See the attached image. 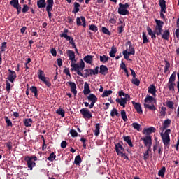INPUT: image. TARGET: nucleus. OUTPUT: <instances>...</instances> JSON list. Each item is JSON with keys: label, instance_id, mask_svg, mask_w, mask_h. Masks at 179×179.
Wrapping results in <instances>:
<instances>
[{"label": "nucleus", "instance_id": "f257e3e1", "mask_svg": "<svg viewBox=\"0 0 179 179\" xmlns=\"http://www.w3.org/2000/svg\"><path fill=\"white\" fill-rule=\"evenodd\" d=\"M171 124V120L166 119L164 121L162 126L161 127L162 133L160 136L162 141L164 143V148L169 149L170 148V134H171V129H167Z\"/></svg>", "mask_w": 179, "mask_h": 179}, {"label": "nucleus", "instance_id": "f03ea898", "mask_svg": "<svg viewBox=\"0 0 179 179\" xmlns=\"http://www.w3.org/2000/svg\"><path fill=\"white\" fill-rule=\"evenodd\" d=\"M24 162H26L28 169L29 170H33V167H36V162L38 160V158H37L36 156H25L24 158Z\"/></svg>", "mask_w": 179, "mask_h": 179}, {"label": "nucleus", "instance_id": "7ed1b4c3", "mask_svg": "<svg viewBox=\"0 0 179 179\" xmlns=\"http://www.w3.org/2000/svg\"><path fill=\"white\" fill-rule=\"evenodd\" d=\"M87 99L88 101H91V103L90 104L87 102H84V105L85 106V107H88L90 109L93 108L94 107V104H96V103H97V101L99 100V99L97 98V96H96L94 94H90L89 96H87Z\"/></svg>", "mask_w": 179, "mask_h": 179}, {"label": "nucleus", "instance_id": "20e7f679", "mask_svg": "<svg viewBox=\"0 0 179 179\" xmlns=\"http://www.w3.org/2000/svg\"><path fill=\"white\" fill-rule=\"evenodd\" d=\"M128 8H129V4L128 3H125L124 4L120 3L119 8L117 9L118 14L121 15L122 16H127V15H129Z\"/></svg>", "mask_w": 179, "mask_h": 179}, {"label": "nucleus", "instance_id": "39448f33", "mask_svg": "<svg viewBox=\"0 0 179 179\" xmlns=\"http://www.w3.org/2000/svg\"><path fill=\"white\" fill-rule=\"evenodd\" d=\"M159 5L161 8L160 17L161 19H166L164 13H166L167 7L166 6V0H159Z\"/></svg>", "mask_w": 179, "mask_h": 179}, {"label": "nucleus", "instance_id": "423d86ee", "mask_svg": "<svg viewBox=\"0 0 179 179\" xmlns=\"http://www.w3.org/2000/svg\"><path fill=\"white\" fill-rule=\"evenodd\" d=\"M141 141H143L145 146H146L148 150L152 149V136H146L145 137H142Z\"/></svg>", "mask_w": 179, "mask_h": 179}, {"label": "nucleus", "instance_id": "0eeeda50", "mask_svg": "<svg viewBox=\"0 0 179 179\" xmlns=\"http://www.w3.org/2000/svg\"><path fill=\"white\" fill-rule=\"evenodd\" d=\"M80 114L83 115V118L85 120H90L92 116V113L89 109L86 108H83L80 110Z\"/></svg>", "mask_w": 179, "mask_h": 179}, {"label": "nucleus", "instance_id": "6e6552de", "mask_svg": "<svg viewBox=\"0 0 179 179\" xmlns=\"http://www.w3.org/2000/svg\"><path fill=\"white\" fill-rule=\"evenodd\" d=\"M71 71H75V72L77 73V75H79V76L83 77V73H82V71H80V66L78 64H76V62H71Z\"/></svg>", "mask_w": 179, "mask_h": 179}, {"label": "nucleus", "instance_id": "1a4fd4ad", "mask_svg": "<svg viewBox=\"0 0 179 179\" xmlns=\"http://www.w3.org/2000/svg\"><path fill=\"white\" fill-rule=\"evenodd\" d=\"M60 37L62 38H65V40H66V41H69V44L72 45L73 48H76V43L75 41L73 40V38H72L70 36H68V34H60Z\"/></svg>", "mask_w": 179, "mask_h": 179}, {"label": "nucleus", "instance_id": "9d476101", "mask_svg": "<svg viewBox=\"0 0 179 179\" xmlns=\"http://www.w3.org/2000/svg\"><path fill=\"white\" fill-rule=\"evenodd\" d=\"M8 71L9 73L7 79L8 80H9V82H11V83H13V82H15V80L16 79V72L10 69H8Z\"/></svg>", "mask_w": 179, "mask_h": 179}, {"label": "nucleus", "instance_id": "9b49d317", "mask_svg": "<svg viewBox=\"0 0 179 179\" xmlns=\"http://www.w3.org/2000/svg\"><path fill=\"white\" fill-rule=\"evenodd\" d=\"M76 24L77 26H83V27H86V18L83 16L80 17H78L76 18Z\"/></svg>", "mask_w": 179, "mask_h": 179}, {"label": "nucleus", "instance_id": "f8f14e48", "mask_svg": "<svg viewBox=\"0 0 179 179\" xmlns=\"http://www.w3.org/2000/svg\"><path fill=\"white\" fill-rule=\"evenodd\" d=\"M115 152L118 156H120L121 152H125V148H124V147H122V145H121V143H115Z\"/></svg>", "mask_w": 179, "mask_h": 179}, {"label": "nucleus", "instance_id": "ddd939ff", "mask_svg": "<svg viewBox=\"0 0 179 179\" xmlns=\"http://www.w3.org/2000/svg\"><path fill=\"white\" fill-rule=\"evenodd\" d=\"M69 85L71 87V93H73L75 96L78 94V91L76 90V84L73 82H67L66 83V86Z\"/></svg>", "mask_w": 179, "mask_h": 179}, {"label": "nucleus", "instance_id": "4468645a", "mask_svg": "<svg viewBox=\"0 0 179 179\" xmlns=\"http://www.w3.org/2000/svg\"><path fill=\"white\" fill-rule=\"evenodd\" d=\"M132 104L138 114H143V111L142 110V107L141 106L140 103L132 101Z\"/></svg>", "mask_w": 179, "mask_h": 179}, {"label": "nucleus", "instance_id": "2eb2a0df", "mask_svg": "<svg viewBox=\"0 0 179 179\" xmlns=\"http://www.w3.org/2000/svg\"><path fill=\"white\" fill-rule=\"evenodd\" d=\"M99 73L106 76V75L108 73V67H107L106 65H101L99 66Z\"/></svg>", "mask_w": 179, "mask_h": 179}, {"label": "nucleus", "instance_id": "dca6fc26", "mask_svg": "<svg viewBox=\"0 0 179 179\" xmlns=\"http://www.w3.org/2000/svg\"><path fill=\"white\" fill-rule=\"evenodd\" d=\"M67 55L69 57V61H71V62H76V59H75V52L69 50H67Z\"/></svg>", "mask_w": 179, "mask_h": 179}, {"label": "nucleus", "instance_id": "f3484780", "mask_svg": "<svg viewBox=\"0 0 179 179\" xmlns=\"http://www.w3.org/2000/svg\"><path fill=\"white\" fill-rule=\"evenodd\" d=\"M128 99L129 98H117L116 99V103H118L120 106L122 107H125V104H127V101H128Z\"/></svg>", "mask_w": 179, "mask_h": 179}, {"label": "nucleus", "instance_id": "a211bd4d", "mask_svg": "<svg viewBox=\"0 0 179 179\" xmlns=\"http://www.w3.org/2000/svg\"><path fill=\"white\" fill-rule=\"evenodd\" d=\"M145 103H147L148 104H149V103H154L155 104H156V99H155V97L147 94L146 97L144 99Z\"/></svg>", "mask_w": 179, "mask_h": 179}, {"label": "nucleus", "instance_id": "6ab92c4d", "mask_svg": "<svg viewBox=\"0 0 179 179\" xmlns=\"http://www.w3.org/2000/svg\"><path fill=\"white\" fill-rule=\"evenodd\" d=\"M38 78L41 80H42V82H44L45 83L48 80V78H46L45 76H43L44 75V71H43V70H38Z\"/></svg>", "mask_w": 179, "mask_h": 179}, {"label": "nucleus", "instance_id": "aec40b11", "mask_svg": "<svg viewBox=\"0 0 179 179\" xmlns=\"http://www.w3.org/2000/svg\"><path fill=\"white\" fill-rule=\"evenodd\" d=\"M38 78L41 80H42V82H44L45 83L48 80V78H46L45 76H43L44 75V71H43V70H38Z\"/></svg>", "mask_w": 179, "mask_h": 179}, {"label": "nucleus", "instance_id": "412c9836", "mask_svg": "<svg viewBox=\"0 0 179 179\" xmlns=\"http://www.w3.org/2000/svg\"><path fill=\"white\" fill-rule=\"evenodd\" d=\"M38 78L41 80H42V82H44L45 83L48 80V78H46L45 76H43L44 75V71H43V70H38Z\"/></svg>", "mask_w": 179, "mask_h": 179}, {"label": "nucleus", "instance_id": "4be33fe9", "mask_svg": "<svg viewBox=\"0 0 179 179\" xmlns=\"http://www.w3.org/2000/svg\"><path fill=\"white\" fill-rule=\"evenodd\" d=\"M83 92L85 96H87V94H90L91 93L92 91L90 90V87H89V83H87V82L84 83V90Z\"/></svg>", "mask_w": 179, "mask_h": 179}, {"label": "nucleus", "instance_id": "5701e85b", "mask_svg": "<svg viewBox=\"0 0 179 179\" xmlns=\"http://www.w3.org/2000/svg\"><path fill=\"white\" fill-rule=\"evenodd\" d=\"M156 92H157V90H156V87L155 85H151L148 87V93H150L153 97H156Z\"/></svg>", "mask_w": 179, "mask_h": 179}, {"label": "nucleus", "instance_id": "b1692460", "mask_svg": "<svg viewBox=\"0 0 179 179\" xmlns=\"http://www.w3.org/2000/svg\"><path fill=\"white\" fill-rule=\"evenodd\" d=\"M161 36L162 40H166V41H169V38H170V31H169V29L164 30Z\"/></svg>", "mask_w": 179, "mask_h": 179}, {"label": "nucleus", "instance_id": "393cba45", "mask_svg": "<svg viewBox=\"0 0 179 179\" xmlns=\"http://www.w3.org/2000/svg\"><path fill=\"white\" fill-rule=\"evenodd\" d=\"M123 140L130 148H134V144L132 143V141L131 140V136H123Z\"/></svg>", "mask_w": 179, "mask_h": 179}, {"label": "nucleus", "instance_id": "a878e982", "mask_svg": "<svg viewBox=\"0 0 179 179\" xmlns=\"http://www.w3.org/2000/svg\"><path fill=\"white\" fill-rule=\"evenodd\" d=\"M155 22L156 23V25L155 27V29L163 28V26L164 24V22L163 21H162L160 20L155 19Z\"/></svg>", "mask_w": 179, "mask_h": 179}, {"label": "nucleus", "instance_id": "bb28decb", "mask_svg": "<svg viewBox=\"0 0 179 179\" xmlns=\"http://www.w3.org/2000/svg\"><path fill=\"white\" fill-rule=\"evenodd\" d=\"M37 6L39 9H43V8H45V6H47V3H45V0H38Z\"/></svg>", "mask_w": 179, "mask_h": 179}, {"label": "nucleus", "instance_id": "cd10ccee", "mask_svg": "<svg viewBox=\"0 0 179 179\" xmlns=\"http://www.w3.org/2000/svg\"><path fill=\"white\" fill-rule=\"evenodd\" d=\"M95 136H99L100 135V124L99 123L95 124V130L93 131Z\"/></svg>", "mask_w": 179, "mask_h": 179}, {"label": "nucleus", "instance_id": "c85d7f7f", "mask_svg": "<svg viewBox=\"0 0 179 179\" xmlns=\"http://www.w3.org/2000/svg\"><path fill=\"white\" fill-rule=\"evenodd\" d=\"M46 10H52L54 6V0H47Z\"/></svg>", "mask_w": 179, "mask_h": 179}, {"label": "nucleus", "instance_id": "c756f323", "mask_svg": "<svg viewBox=\"0 0 179 179\" xmlns=\"http://www.w3.org/2000/svg\"><path fill=\"white\" fill-rule=\"evenodd\" d=\"M83 61H85L86 64H92V62H93V56L87 55L83 58Z\"/></svg>", "mask_w": 179, "mask_h": 179}, {"label": "nucleus", "instance_id": "7c9ffc66", "mask_svg": "<svg viewBox=\"0 0 179 179\" xmlns=\"http://www.w3.org/2000/svg\"><path fill=\"white\" fill-rule=\"evenodd\" d=\"M145 132L147 135H150V134H152V132L155 133L156 132V128L153 127H150L149 128H147L145 130Z\"/></svg>", "mask_w": 179, "mask_h": 179}, {"label": "nucleus", "instance_id": "2f4dec72", "mask_svg": "<svg viewBox=\"0 0 179 179\" xmlns=\"http://www.w3.org/2000/svg\"><path fill=\"white\" fill-rule=\"evenodd\" d=\"M115 54H117V48L113 46L110 52H109V55L111 58H114V57H115Z\"/></svg>", "mask_w": 179, "mask_h": 179}, {"label": "nucleus", "instance_id": "473e14b6", "mask_svg": "<svg viewBox=\"0 0 179 179\" xmlns=\"http://www.w3.org/2000/svg\"><path fill=\"white\" fill-rule=\"evenodd\" d=\"M127 43H128V44H129V54H131V55H135V49L132 46V43H131V41H128Z\"/></svg>", "mask_w": 179, "mask_h": 179}, {"label": "nucleus", "instance_id": "72a5a7b5", "mask_svg": "<svg viewBox=\"0 0 179 179\" xmlns=\"http://www.w3.org/2000/svg\"><path fill=\"white\" fill-rule=\"evenodd\" d=\"M33 124V120L31 119H25L24 120V125H25L27 127H31V124Z\"/></svg>", "mask_w": 179, "mask_h": 179}, {"label": "nucleus", "instance_id": "f704fd0d", "mask_svg": "<svg viewBox=\"0 0 179 179\" xmlns=\"http://www.w3.org/2000/svg\"><path fill=\"white\" fill-rule=\"evenodd\" d=\"M144 108H148V110H152V111H156L157 108L154 104L150 106L149 103H144Z\"/></svg>", "mask_w": 179, "mask_h": 179}, {"label": "nucleus", "instance_id": "c9c22d12", "mask_svg": "<svg viewBox=\"0 0 179 179\" xmlns=\"http://www.w3.org/2000/svg\"><path fill=\"white\" fill-rule=\"evenodd\" d=\"M79 8H80V4L78 2H74V8L73 10V13H78L79 12Z\"/></svg>", "mask_w": 179, "mask_h": 179}, {"label": "nucleus", "instance_id": "e433bc0d", "mask_svg": "<svg viewBox=\"0 0 179 179\" xmlns=\"http://www.w3.org/2000/svg\"><path fill=\"white\" fill-rule=\"evenodd\" d=\"M100 61L101 62H103V64H106L110 59V57L106 55H103V56H100Z\"/></svg>", "mask_w": 179, "mask_h": 179}, {"label": "nucleus", "instance_id": "4c0bfd02", "mask_svg": "<svg viewBox=\"0 0 179 179\" xmlns=\"http://www.w3.org/2000/svg\"><path fill=\"white\" fill-rule=\"evenodd\" d=\"M166 173V167H162L159 171H158V176L159 177H162V178H164V174Z\"/></svg>", "mask_w": 179, "mask_h": 179}, {"label": "nucleus", "instance_id": "58836bf2", "mask_svg": "<svg viewBox=\"0 0 179 179\" xmlns=\"http://www.w3.org/2000/svg\"><path fill=\"white\" fill-rule=\"evenodd\" d=\"M30 90L31 92V93H34V96L36 97H37V96H38V90H37V87L36 86H32L31 88H30Z\"/></svg>", "mask_w": 179, "mask_h": 179}, {"label": "nucleus", "instance_id": "ea45409f", "mask_svg": "<svg viewBox=\"0 0 179 179\" xmlns=\"http://www.w3.org/2000/svg\"><path fill=\"white\" fill-rule=\"evenodd\" d=\"M74 163H75V164H76L77 166H79V164H80V163H82V158L80 157V155H77V156L75 157Z\"/></svg>", "mask_w": 179, "mask_h": 179}, {"label": "nucleus", "instance_id": "a19ab883", "mask_svg": "<svg viewBox=\"0 0 179 179\" xmlns=\"http://www.w3.org/2000/svg\"><path fill=\"white\" fill-rule=\"evenodd\" d=\"M121 117L124 122L128 121V117H127V112L125 110H121Z\"/></svg>", "mask_w": 179, "mask_h": 179}, {"label": "nucleus", "instance_id": "79ce46f5", "mask_svg": "<svg viewBox=\"0 0 179 179\" xmlns=\"http://www.w3.org/2000/svg\"><path fill=\"white\" fill-rule=\"evenodd\" d=\"M123 55L124 57V59H127V61H132V59H129V55H132L131 54H129V52L124 50Z\"/></svg>", "mask_w": 179, "mask_h": 179}, {"label": "nucleus", "instance_id": "37998d69", "mask_svg": "<svg viewBox=\"0 0 179 179\" xmlns=\"http://www.w3.org/2000/svg\"><path fill=\"white\" fill-rule=\"evenodd\" d=\"M57 114H58V115H61V117L62 118H64V117H65V110H64V109L59 108L57 111H56Z\"/></svg>", "mask_w": 179, "mask_h": 179}, {"label": "nucleus", "instance_id": "c03bdc74", "mask_svg": "<svg viewBox=\"0 0 179 179\" xmlns=\"http://www.w3.org/2000/svg\"><path fill=\"white\" fill-rule=\"evenodd\" d=\"M143 44H148L149 43V39L148 38V36L145 32H143Z\"/></svg>", "mask_w": 179, "mask_h": 179}, {"label": "nucleus", "instance_id": "a18cd8bd", "mask_svg": "<svg viewBox=\"0 0 179 179\" xmlns=\"http://www.w3.org/2000/svg\"><path fill=\"white\" fill-rule=\"evenodd\" d=\"M166 105L169 108H171V110H174V102L172 101H166Z\"/></svg>", "mask_w": 179, "mask_h": 179}, {"label": "nucleus", "instance_id": "49530a36", "mask_svg": "<svg viewBox=\"0 0 179 179\" xmlns=\"http://www.w3.org/2000/svg\"><path fill=\"white\" fill-rule=\"evenodd\" d=\"M101 31L103 33V34H107V36H111V32H110V30L107 29L106 27H102Z\"/></svg>", "mask_w": 179, "mask_h": 179}, {"label": "nucleus", "instance_id": "de8ad7c7", "mask_svg": "<svg viewBox=\"0 0 179 179\" xmlns=\"http://www.w3.org/2000/svg\"><path fill=\"white\" fill-rule=\"evenodd\" d=\"M119 97L124 96L126 99H131V96L128 94H125L123 90L119 91L118 92Z\"/></svg>", "mask_w": 179, "mask_h": 179}, {"label": "nucleus", "instance_id": "09e8293b", "mask_svg": "<svg viewBox=\"0 0 179 179\" xmlns=\"http://www.w3.org/2000/svg\"><path fill=\"white\" fill-rule=\"evenodd\" d=\"M124 27H125V24H122L120 26L117 27V30L119 34L124 33Z\"/></svg>", "mask_w": 179, "mask_h": 179}, {"label": "nucleus", "instance_id": "8fccbe9b", "mask_svg": "<svg viewBox=\"0 0 179 179\" xmlns=\"http://www.w3.org/2000/svg\"><path fill=\"white\" fill-rule=\"evenodd\" d=\"M10 5L13 6V8H15L19 6V0H11L10 1Z\"/></svg>", "mask_w": 179, "mask_h": 179}, {"label": "nucleus", "instance_id": "3c124183", "mask_svg": "<svg viewBox=\"0 0 179 179\" xmlns=\"http://www.w3.org/2000/svg\"><path fill=\"white\" fill-rule=\"evenodd\" d=\"M57 159V155L54 152L50 153V156L48 157L49 162H54Z\"/></svg>", "mask_w": 179, "mask_h": 179}, {"label": "nucleus", "instance_id": "603ef678", "mask_svg": "<svg viewBox=\"0 0 179 179\" xmlns=\"http://www.w3.org/2000/svg\"><path fill=\"white\" fill-rule=\"evenodd\" d=\"M131 127H133L134 129H136V131H141V124H139V123H132Z\"/></svg>", "mask_w": 179, "mask_h": 179}, {"label": "nucleus", "instance_id": "864d4df0", "mask_svg": "<svg viewBox=\"0 0 179 179\" xmlns=\"http://www.w3.org/2000/svg\"><path fill=\"white\" fill-rule=\"evenodd\" d=\"M131 83L136 86H139V85H141V80L136 78H134L131 79Z\"/></svg>", "mask_w": 179, "mask_h": 179}, {"label": "nucleus", "instance_id": "5fc2aeb1", "mask_svg": "<svg viewBox=\"0 0 179 179\" xmlns=\"http://www.w3.org/2000/svg\"><path fill=\"white\" fill-rule=\"evenodd\" d=\"M110 115L112 117H114L115 115H116V117H120V113H118L117 109L114 108L110 112Z\"/></svg>", "mask_w": 179, "mask_h": 179}, {"label": "nucleus", "instance_id": "6e6d98bb", "mask_svg": "<svg viewBox=\"0 0 179 179\" xmlns=\"http://www.w3.org/2000/svg\"><path fill=\"white\" fill-rule=\"evenodd\" d=\"M169 68H170V62H169V61L167 60H165V66H164V73H166Z\"/></svg>", "mask_w": 179, "mask_h": 179}, {"label": "nucleus", "instance_id": "4d7b16f0", "mask_svg": "<svg viewBox=\"0 0 179 179\" xmlns=\"http://www.w3.org/2000/svg\"><path fill=\"white\" fill-rule=\"evenodd\" d=\"M157 36H162L163 34V28H157L154 30Z\"/></svg>", "mask_w": 179, "mask_h": 179}, {"label": "nucleus", "instance_id": "13d9d810", "mask_svg": "<svg viewBox=\"0 0 179 179\" xmlns=\"http://www.w3.org/2000/svg\"><path fill=\"white\" fill-rule=\"evenodd\" d=\"M176 72H173L170 78H169V82H171V83H173L176 82Z\"/></svg>", "mask_w": 179, "mask_h": 179}, {"label": "nucleus", "instance_id": "bf43d9fd", "mask_svg": "<svg viewBox=\"0 0 179 179\" xmlns=\"http://www.w3.org/2000/svg\"><path fill=\"white\" fill-rule=\"evenodd\" d=\"M113 94V91L112 90H105L102 94V97H108V96H110V94Z\"/></svg>", "mask_w": 179, "mask_h": 179}, {"label": "nucleus", "instance_id": "052dcab7", "mask_svg": "<svg viewBox=\"0 0 179 179\" xmlns=\"http://www.w3.org/2000/svg\"><path fill=\"white\" fill-rule=\"evenodd\" d=\"M175 86H176V83H171V82L168 83V88L170 91L174 90Z\"/></svg>", "mask_w": 179, "mask_h": 179}, {"label": "nucleus", "instance_id": "680f3d73", "mask_svg": "<svg viewBox=\"0 0 179 179\" xmlns=\"http://www.w3.org/2000/svg\"><path fill=\"white\" fill-rule=\"evenodd\" d=\"M90 30H91L92 31H94V33H97L99 28H97V26L94 24H91L90 25Z\"/></svg>", "mask_w": 179, "mask_h": 179}, {"label": "nucleus", "instance_id": "e2e57ef3", "mask_svg": "<svg viewBox=\"0 0 179 179\" xmlns=\"http://www.w3.org/2000/svg\"><path fill=\"white\" fill-rule=\"evenodd\" d=\"M149 152H150V150L147 148V150L144 152L143 160H145V162L149 159Z\"/></svg>", "mask_w": 179, "mask_h": 179}, {"label": "nucleus", "instance_id": "0e129e2a", "mask_svg": "<svg viewBox=\"0 0 179 179\" xmlns=\"http://www.w3.org/2000/svg\"><path fill=\"white\" fill-rule=\"evenodd\" d=\"M6 44H8V43H6V42H3L1 43V46L0 48V50H1V52H5V50H6V48H8L6 46Z\"/></svg>", "mask_w": 179, "mask_h": 179}, {"label": "nucleus", "instance_id": "69168bd1", "mask_svg": "<svg viewBox=\"0 0 179 179\" xmlns=\"http://www.w3.org/2000/svg\"><path fill=\"white\" fill-rule=\"evenodd\" d=\"M92 75H99V66H96L95 69H91V76Z\"/></svg>", "mask_w": 179, "mask_h": 179}, {"label": "nucleus", "instance_id": "338daca9", "mask_svg": "<svg viewBox=\"0 0 179 179\" xmlns=\"http://www.w3.org/2000/svg\"><path fill=\"white\" fill-rule=\"evenodd\" d=\"M70 134H71L72 138H76V136H78V131H76V130H75V129H71Z\"/></svg>", "mask_w": 179, "mask_h": 179}, {"label": "nucleus", "instance_id": "774afa93", "mask_svg": "<svg viewBox=\"0 0 179 179\" xmlns=\"http://www.w3.org/2000/svg\"><path fill=\"white\" fill-rule=\"evenodd\" d=\"M29 9H30L29 6H27V4H24L22 10V13H27V12H29Z\"/></svg>", "mask_w": 179, "mask_h": 179}]
</instances>
